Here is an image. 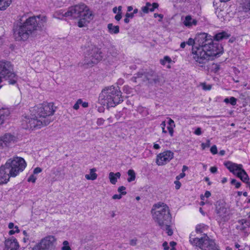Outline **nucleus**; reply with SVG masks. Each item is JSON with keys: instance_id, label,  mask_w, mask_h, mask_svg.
I'll use <instances>...</instances> for the list:
<instances>
[{"instance_id": "ddd939ff", "label": "nucleus", "mask_w": 250, "mask_h": 250, "mask_svg": "<svg viewBox=\"0 0 250 250\" xmlns=\"http://www.w3.org/2000/svg\"><path fill=\"white\" fill-rule=\"evenodd\" d=\"M174 154L170 150L160 153L157 156L156 163L159 166H163L169 162L173 158Z\"/></svg>"}, {"instance_id": "c9c22d12", "label": "nucleus", "mask_w": 250, "mask_h": 250, "mask_svg": "<svg viewBox=\"0 0 250 250\" xmlns=\"http://www.w3.org/2000/svg\"><path fill=\"white\" fill-rule=\"evenodd\" d=\"M125 187L124 186H121V187H120L118 189V191L120 192L121 194L122 195H125L126 194V191H125L124 190H125Z\"/></svg>"}, {"instance_id": "f704fd0d", "label": "nucleus", "mask_w": 250, "mask_h": 250, "mask_svg": "<svg viewBox=\"0 0 250 250\" xmlns=\"http://www.w3.org/2000/svg\"><path fill=\"white\" fill-rule=\"evenodd\" d=\"M231 184L232 185H234L236 188H240L241 185V183L237 182L235 179H232L231 181Z\"/></svg>"}, {"instance_id": "09e8293b", "label": "nucleus", "mask_w": 250, "mask_h": 250, "mask_svg": "<svg viewBox=\"0 0 250 250\" xmlns=\"http://www.w3.org/2000/svg\"><path fill=\"white\" fill-rule=\"evenodd\" d=\"M122 18V12H118L117 14L115 16V19L117 21H120Z\"/></svg>"}, {"instance_id": "49530a36", "label": "nucleus", "mask_w": 250, "mask_h": 250, "mask_svg": "<svg viewBox=\"0 0 250 250\" xmlns=\"http://www.w3.org/2000/svg\"><path fill=\"white\" fill-rule=\"evenodd\" d=\"M174 184L175 185V188L176 189H178L180 188L181 186V183L179 181V180H176L175 182H174Z\"/></svg>"}, {"instance_id": "412c9836", "label": "nucleus", "mask_w": 250, "mask_h": 250, "mask_svg": "<svg viewBox=\"0 0 250 250\" xmlns=\"http://www.w3.org/2000/svg\"><path fill=\"white\" fill-rule=\"evenodd\" d=\"M10 114L9 110L6 108H2L0 109V125L3 123Z\"/></svg>"}, {"instance_id": "dca6fc26", "label": "nucleus", "mask_w": 250, "mask_h": 250, "mask_svg": "<svg viewBox=\"0 0 250 250\" xmlns=\"http://www.w3.org/2000/svg\"><path fill=\"white\" fill-rule=\"evenodd\" d=\"M19 245L16 238L12 237L5 241V248L4 250H17Z\"/></svg>"}, {"instance_id": "680f3d73", "label": "nucleus", "mask_w": 250, "mask_h": 250, "mask_svg": "<svg viewBox=\"0 0 250 250\" xmlns=\"http://www.w3.org/2000/svg\"><path fill=\"white\" fill-rule=\"evenodd\" d=\"M125 17L129 18H132L134 17V15L132 13H126L125 14Z\"/></svg>"}, {"instance_id": "13d9d810", "label": "nucleus", "mask_w": 250, "mask_h": 250, "mask_svg": "<svg viewBox=\"0 0 250 250\" xmlns=\"http://www.w3.org/2000/svg\"><path fill=\"white\" fill-rule=\"evenodd\" d=\"M217 168L216 167H211L210 168V171L211 173H214L217 172Z\"/></svg>"}, {"instance_id": "4d7b16f0", "label": "nucleus", "mask_w": 250, "mask_h": 250, "mask_svg": "<svg viewBox=\"0 0 250 250\" xmlns=\"http://www.w3.org/2000/svg\"><path fill=\"white\" fill-rule=\"evenodd\" d=\"M195 134L197 135H200L202 133V132H201V129L200 127H198L197 128L195 131Z\"/></svg>"}, {"instance_id": "423d86ee", "label": "nucleus", "mask_w": 250, "mask_h": 250, "mask_svg": "<svg viewBox=\"0 0 250 250\" xmlns=\"http://www.w3.org/2000/svg\"><path fill=\"white\" fill-rule=\"evenodd\" d=\"M151 213L154 221L161 227L171 222V216L169 208L163 203L154 204L151 209Z\"/></svg>"}, {"instance_id": "1a4fd4ad", "label": "nucleus", "mask_w": 250, "mask_h": 250, "mask_svg": "<svg viewBox=\"0 0 250 250\" xmlns=\"http://www.w3.org/2000/svg\"><path fill=\"white\" fill-rule=\"evenodd\" d=\"M0 76L7 81L9 84H15L18 76L13 72V65L10 62L2 60L0 61Z\"/></svg>"}, {"instance_id": "cd10ccee", "label": "nucleus", "mask_w": 250, "mask_h": 250, "mask_svg": "<svg viewBox=\"0 0 250 250\" xmlns=\"http://www.w3.org/2000/svg\"><path fill=\"white\" fill-rule=\"evenodd\" d=\"M143 73L139 72L136 74V76H134L131 78V81L135 83L143 82L142 80L143 79Z\"/></svg>"}, {"instance_id": "69168bd1", "label": "nucleus", "mask_w": 250, "mask_h": 250, "mask_svg": "<svg viewBox=\"0 0 250 250\" xmlns=\"http://www.w3.org/2000/svg\"><path fill=\"white\" fill-rule=\"evenodd\" d=\"M187 44L186 42H182L181 44H180V47L182 48H184L186 46V44Z\"/></svg>"}, {"instance_id": "79ce46f5", "label": "nucleus", "mask_w": 250, "mask_h": 250, "mask_svg": "<svg viewBox=\"0 0 250 250\" xmlns=\"http://www.w3.org/2000/svg\"><path fill=\"white\" fill-rule=\"evenodd\" d=\"M201 85L202 86L203 89L205 90H210L211 88L210 85H206L205 83H201Z\"/></svg>"}, {"instance_id": "c03bdc74", "label": "nucleus", "mask_w": 250, "mask_h": 250, "mask_svg": "<svg viewBox=\"0 0 250 250\" xmlns=\"http://www.w3.org/2000/svg\"><path fill=\"white\" fill-rule=\"evenodd\" d=\"M230 101L229 103H230L232 105H235L236 104V99L234 97H231L229 99Z\"/></svg>"}, {"instance_id": "5701e85b", "label": "nucleus", "mask_w": 250, "mask_h": 250, "mask_svg": "<svg viewBox=\"0 0 250 250\" xmlns=\"http://www.w3.org/2000/svg\"><path fill=\"white\" fill-rule=\"evenodd\" d=\"M227 209L226 208L221 206H217L216 208V213L220 218H223L226 214Z\"/></svg>"}, {"instance_id": "a19ab883", "label": "nucleus", "mask_w": 250, "mask_h": 250, "mask_svg": "<svg viewBox=\"0 0 250 250\" xmlns=\"http://www.w3.org/2000/svg\"><path fill=\"white\" fill-rule=\"evenodd\" d=\"M37 179V178L36 177H35L34 174H32L31 175H30L29 176V177L28 178V182H31L32 183H35L36 180Z\"/></svg>"}, {"instance_id": "39448f33", "label": "nucleus", "mask_w": 250, "mask_h": 250, "mask_svg": "<svg viewBox=\"0 0 250 250\" xmlns=\"http://www.w3.org/2000/svg\"><path fill=\"white\" fill-rule=\"evenodd\" d=\"M99 101L101 104L108 108L114 107L123 101V100L119 88L118 86H110L102 91L99 97Z\"/></svg>"}, {"instance_id": "4c0bfd02", "label": "nucleus", "mask_w": 250, "mask_h": 250, "mask_svg": "<svg viewBox=\"0 0 250 250\" xmlns=\"http://www.w3.org/2000/svg\"><path fill=\"white\" fill-rule=\"evenodd\" d=\"M159 4L157 3H153L152 4H151V6L149 7V11L152 12L155 9L157 8Z\"/></svg>"}, {"instance_id": "0eeeda50", "label": "nucleus", "mask_w": 250, "mask_h": 250, "mask_svg": "<svg viewBox=\"0 0 250 250\" xmlns=\"http://www.w3.org/2000/svg\"><path fill=\"white\" fill-rule=\"evenodd\" d=\"M84 53V64L93 66L103 58L101 49L88 41L82 47Z\"/></svg>"}, {"instance_id": "a18cd8bd", "label": "nucleus", "mask_w": 250, "mask_h": 250, "mask_svg": "<svg viewBox=\"0 0 250 250\" xmlns=\"http://www.w3.org/2000/svg\"><path fill=\"white\" fill-rule=\"evenodd\" d=\"M166 125V122L163 121L162 123L161 124V126L162 129V132L163 133H166L167 131L165 130V126Z\"/></svg>"}, {"instance_id": "c85d7f7f", "label": "nucleus", "mask_w": 250, "mask_h": 250, "mask_svg": "<svg viewBox=\"0 0 250 250\" xmlns=\"http://www.w3.org/2000/svg\"><path fill=\"white\" fill-rule=\"evenodd\" d=\"M128 175L129 177L127 179V181L128 182H131L133 181H134L136 178V175L134 171L132 169H129L127 171Z\"/></svg>"}, {"instance_id": "5fc2aeb1", "label": "nucleus", "mask_w": 250, "mask_h": 250, "mask_svg": "<svg viewBox=\"0 0 250 250\" xmlns=\"http://www.w3.org/2000/svg\"><path fill=\"white\" fill-rule=\"evenodd\" d=\"M168 124L169 125V126L175 127L174 122L173 120H172L170 118H169Z\"/></svg>"}, {"instance_id": "bf43d9fd", "label": "nucleus", "mask_w": 250, "mask_h": 250, "mask_svg": "<svg viewBox=\"0 0 250 250\" xmlns=\"http://www.w3.org/2000/svg\"><path fill=\"white\" fill-rule=\"evenodd\" d=\"M163 246L165 250H168L169 249L168 244L167 242H165L164 243H163Z\"/></svg>"}, {"instance_id": "f8f14e48", "label": "nucleus", "mask_w": 250, "mask_h": 250, "mask_svg": "<svg viewBox=\"0 0 250 250\" xmlns=\"http://www.w3.org/2000/svg\"><path fill=\"white\" fill-rule=\"evenodd\" d=\"M57 244V238L55 236L50 235L42 238L40 242L35 245L32 250H55Z\"/></svg>"}, {"instance_id": "2eb2a0df", "label": "nucleus", "mask_w": 250, "mask_h": 250, "mask_svg": "<svg viewBox=\"0 0 250 250\" xmlns=\"http://www.w3.org/2000/svg\"><path fill=\"white\" fill-rule=\"evenodd\" d=\"M143 82L150 84H156L160 82L159 76L153 71H149L143 74Z\"/></svg>"}, {"instance_id": "e2e57ef3", "label": "nucleus", "mask_w": 250, "mask_h": 250, "mask_svg": "<svg viewBox=\"0 0 250 250\" xmlns=\"http://www.w3.org/2000/svg\"><path fill=\"white\" fill-rule=\"evenodd\" d=\"M204 195L206 198H208L210 196L211 193L209 191H206Z\"/></svg>"}, {"instance_id": "f257e3e1", "label": "nucleus", "mask_w": 250, "mask_h": 250, "mask_svg": "<svg viewBox=\"0 0 250 250\" xmlns=\"http://www.w3.org/2000/svg\"><path fill=\"white\" fill-rule=\"evenodd\" d=\"M186 43L192 46V58L199 63H205L210 57L223 52L221 45L214 43L211 36L206 33L197 34L194 39L189 38Z\"/></svg>"}, {"instance_id": "7ed1b4c3", "label": "nucleus", "mask_w": 250, "mask_h": 250, "mask_svg": "<svg viewBox=\"0 0 250 250\" xmlns=\"http://www.w3.org/2000/svg\"><path fill=\"white\" fill-rule=\"evenodd\" d=\"M26 166L25 161L21 157L9 159L0 167V185L7 183L10 177L16 176L23 170Z\"/></svg>"}, {"instance_id": "2f4dec72", "label": "nucleus", "mask_w": 250, "mask_h": 250, "mask_svg": "<svg viewBox=\"0 0 250 250\" xmlns=\"http://www.w3.org/2000/svg\"><path fill=\"white\" fill-rule=\"evenodd\" d=\"M151 6V4L149 2H147L145 6L142 8V11L145 13H147L149 11V7Z\"/></svg>"}, {"instance_id": "052dcab7", "label": "nucleus", "mask_w": 250, "mask_h": 250, "mask_svg": "<svg viewBox=\"0 0 250 250\" xmlns=\"http://www.w3.org/2000/svg\"><path fill=\"white\" fill-rule=\"evenodd\" d=\"M189 0H175V2H177V3H185L187 1H188Z\"/></svg>"}, {"instance_id": "aec40b11", "label": "nucleus", "mask_w": 250, "mask_h": 250, "mask_svg": "<svg viewBox=\"0 0 250 250\" xmlns=\"http://www.w3.org/2000/svg\"><path fill=\"white\" fill-rule=\"evenodd\" d=\"M197 21L194 19H192L191 16H187L184 21V25L188 27H190L193 25H196Z\"/></svg>"}, {"instance_id": "37998d69", "label": "nucleus", "mask_w": 250, "mask_h": 250, "mask_svg": "<svg viewBox=\"0 0 250 250\" xmlns=\"http://www.w3.org/2000/svg\"><path fill=\"white\" fill-rule=\"evenodd\" d=\"M137 239L135 238H133V239H131L130 240L129 244L131 246H136L137 245Z\"/></svg>"}, {"instance_id": "6e6552de", "label": "nucleus", "mask_w": 250, "mask_h": 250, "mask_svg": "<svg viewBox=\"0 0 250 250\" xmlns=\"http://www.w3.org/2000/svg\"><path fill=\"white\" fill-rule=\"evenodd\" d=\"M189 241L193 246L198 247L202 250H220L214 241L206 234H204L201 237L192 238L190 236Z\"/></svg>"}, {"instance_id": "c756f323", "label": "nucleus", "mask_w": 250, "mask_h": 250, "mask_svg": "<svg viewBox=\"0 0 250 250\" xmlns=\"http://www.w3.org/2000/svg\"><path fill=\"white\" fill-rule=\"evenodd\" d=\"M62 244L63 246L62 247L61 250H71L69 245V242L67 241H64Z\"/></svg>"}, {"instance_id": "774afa93", "label": "nucleus", "mask_w": 250, "mask_h": 250, "mask_svg": "<svg viewBox=\"0 0 250 250\" xmlns=\"http://www.w3.org/2000/svg\"><path fill=\"white\" fill-rule=\"evenodd\" d=\"M14 223H10L8 225V228L10 229H12L14 228Z\"/></svg>"}, {"instance_id": "f03ea898", "label": "nucleus", "mask_w": 250, "mask_h": 250, "mask_svg": "<svg viewBox=\"0 0 250 250\" xmlns=\"http://www.w3.org/2000/svg\"><path fill=\"white\" fill-rule=\"evenodd\" d=\"M41 16L31 17L27 19L25 21L21 23L19 25L14 27V36L16 40L18 41L27 40L38 28L43 25L45 22V17H42L40 21Z\"/></svg>"}, {"instance_id": "ea45409f", "label": "nucleus", "mask_w": 250, "mask_h": 250, "mask_svg": "<svg viewBox=\"0 0 250 250\" xmlns=\"http://www.w3.org/2000/svg\"><path fill=\"white\" fill-rule=\"evenodd\" d=\"M210 152L213 154H216L217 153V148L215 145H213V146H212L210 148Z\"/></svg>"}, {"instance_id": "58836bf2", "label": "nucleus", "mask_w": 250, "mask_h": 250, "mask_svg": "<svg viewBox=\"0 0 250 250\" xmlns=\"http://www.w3.org/2000/svg\"><path fill=\"white\" fill-rule=\"evenodd\" d=\"M210 145V141L208 140L206 143H202L201 145L203 149H204L206 147H209Z\"/></svg>"}, {"instance_id": "a878e982", "label": "nucleus", "mask_w": 250, "mask_h": 250, "mask_svg": "<svg viewBox=\"0 0 250 250\" xmlns=\"http://www.w3.org/2000/svg\"><path fill=\"white\" fill-rule=\"evenodd\" d=\"M96 168H93L90 169V174H86L85 177L87 180H94L97 178V174L95 173Z\"/></svg>"}, {"instance_id": "9b49d317", "label": "nucleus", "mask_w": 250, "mask_h": 250, "mask_svg": "<svg viewBox=\"0 0 250 250\" xmlns=\"http://www.w3.org/2000/svg\"><path fill=\"white\" fill-rule=\"evenodd\" d=\"M52 121L50 119L41 120L34 115L33 118H25L22 121V125L25 129H33L46 126Z\"/></svg>"}, {"instance_id": "20e7f679", "label": "nucleus", "mask_w": 250, "mask_h": 250, "mask_svg": "<svg viewBox=\"0 0 250 250\" xmlns=\"http://www.w3.org/2000/svg\"><path fill=\"white\" fill-rule=\"evenodd\" d=\"M65 15L73 18H79L78 22L79 27L86 26L94 17L92 11L84 3H80L70 7Z\"/></svg>"}, {"instance_id": "8fccbe9b", "label": "nucleus", "mask_w": 250, "mask_h": 250, "mask_svg": "<svg viewBox=\"0 0 250 250\" xmlns=\"http://www.w3.org/2000/svg\"><path fill=\"white\" fill-rule=\"evenodd\" d=\"M154 17L155 18L159 17L160 19L159 20V21H162V19L163 18L164 16H163V15H162V14H158V13H155L154 14Z\"/></svg>"}, {"instance_id": "3c124183", "label": "nucleus", "mask_w": 250, "mask_h": 250, "mask_svg": "<svg viewBox=\"0 0 250 250\" xmlns=\"http://www.w3.org/2000/svg\"><path fill=\"white\" fill-rule=\"evenodd\" d=\"M42 171V169L41 168H40L39 167H37L34 169L33 173H34V174H38V173L41 172Z\"/></svg>"}, {"instance_id": "e433bc0d", "label": "nucleus", "mask_w": 250, "mask_h": 250, "mask_svg": "<svg viewBox=\"0 0 250 250\" xmlns=\"http://www.w3.org/2000/svg\"><path fill=\"white\" fill-rule=\"evenodd\" d=\"M222 13H223V11L221 9H217L216 11V14H217V17L220 19L223 18V14Z\"/></svg>"}, {"instance_id": "f3484780", "label": "nucleus", "mask_w": 250, "mask_h": 250, "mask_svg": "<svg viewBox=\"0 0 250 250\" xmlns=\"http://www.w3.org/2000/svg\"><path fill=\"white\" fill-rule=\"evenodd\" d=\"M224 165L230 172H232L234 175L237 174L236 173L235 171L238 170V171H240L242 168V165L234 163L230 161H227L224 163Z\"/></svg>"}, {"instance_id": "b1692460", "label": "nucleus", "mask_w": 250, "mask_h": 250, "mask_svg": "<svg viewBox=\"0 0 250 250\" xmlns=\"http://www.w3.org/2000/svg\"><path fill=\"white\" fill-rule=\"evenodd\" d=\"M107 28L109 33L110 34H118L119 32V26L118 25L114 26L112 23H109L107 24Z\"/></svg>"}, {"instance_id": "6e6d98bb", "label": "nucleus", "mask_w": 250, "mask_h": 250, "mask_svg": "<svg viewBox=\"0 0 250 250\" xmlns=\"http://www.w3.org/2000/svg\"><path fill=\"white\" fill-rule=\"evenodd\" d=\"M122 194H115L112 196L113 199H120L122 198Z\"/></svg>"}, {"instance_id": "603ef678", "label": "nucleus", "mask_w": 250, "mask_h": 250, "mask_svg": "<svg viewBox=\"0 0 250 250\" xmlns=\"http://www.w3.org/2000/svg\"><path fill=\"white\" fill-rule=\"evenodd\" d=\"M104 120L102 118H99L97 121V124L99 125H101L104 124Z\"/></svg>"}, {"instance_id": "9d476101", "label": "nucleus", "mask_w": 250, "mask_h": 250, "mask_svg": "<svg viewBox=\"0 0 250 250\" xmlns=\"http://www.w3.org/2000/svg\"><path fill=\"white\" fill-rule=\"evenodd\" d=\"M34 115L41 120L51 119L50 116L52 115L54 112L53 104L51 103H44L36 106L33 108Z\"/></svg>"}, {"instance_id": "4be33fe9", "label": "nucleus", "mask_w": 250, "mask_h": 250, "mask_svg": "<svg viewBox=\"0 0 250 250\" xmlns=\"http://www.w3.org/2000/svg\"><path fill=\"white\" fill-rule=\"evenodd\" d=\"M121 176V173L119 172H117L114 173L111 172L109 174V179L110 183L112 184L115 185L117 182V179L120 178Z\"/></svg>"}, {"instance_id": "338daca9", "label": "nucleus", "mask_w": 250, "mask_h": 250, "mask_svg": "<svg viewBox=\"0 0 250 250\" xmlns=\"http://www.w3.org/2000/svg\"><path fill=\"white\" fill-rule=\"evenodd\" d=\"M153 147L154 149H158L160 148V146L157 144H154L153 146Z\"/></svg>"}, {"instance_id": "0e129e2a", "label": "nucleus", "mask_w": 250, "mask_h": 250, "mask_svg": "<svg viewBox=\"0 0 250 250\" xmlns=\"http://www.w3.org/2000/svg\"><path fill=\"white\" fill-rule=\"evenodd\" d=\"M79 108V104H78V103H75V104L73 106V108L75 110L78 109Z\"/></svg>"}, {"instance_id": "bb28decb", "label": "nucleus", "mask_w": 250, "mask_h": 250, "mask_svg": "<svg viewBox=\"0 0 250 250\" xmlns=\"http://www.w3.org/2000/svg\"><path fill=\"white\" fill-rule=\"evenodd\" d=\"M241 8L242 10L245 12L250 11V0H246L245 2L242 3Z\"/></svg>"}, {"instance_id": "de8ad7c7", "label": "nucleus", "mask_w": 250, "mask_h": 250, "mask_svg": "<svg viewBox=\"0 0 250 250\" xmlns=\"http://www.w3.org/2000/svg\"><path fill=\"white\" fill-rule=\"evenodd\" d=\"M173 127H174L173 126H168L167 127L168 132L171 137H172L173 135V132H174Z\"/></svg>"}, {"instance_id": "a211bd4d", "label": "nucleus", "mask_w": 250, "mask_h": 250, "mask_svg": "<svg viewBox=\"0 0 250 250\" xmlns=\"http://www.w3.org/2000/svg\"><path fill=\"white\" fill-rule=\"evenodd\" d=\"M230 36V34H229L226 31H222L216 34L214 37L213 39L216 41H221L224 40L229 39Z\"/></svg>"}, {"instance_id": "72a5a7b5", "label": "nucleus", "mask_w": 250, "mask_h": 250, "mask_svg": "<svg viewBox=\"0 0 250 250\" xmlns=\"http://www.w3.org/2000/svg\"><path fill=\"white\" fill-rule=\"evenodd\" d=\"M206 227V226L202 224L198 225L196 228V231L197 233H202L203 229Z\"/></svg>"}, {"instance_id": "393cba45", "label": "nucleus", "mask_w": 250, "mask_h": 250, "mask_svg": "<svg viewBox=\"0 0 250 250\" xmlns=\"http://www.w3.org/2000/svg\"><path fill=\"white\" fill-rule=\"evenodd\" d=\"M12 0H0V10H6L11 4Z\"/></svg>"}, {"instance_id": "864d4df0", "label": "nucleus", "mask_w": 250, "mask_h": 250, "mask_svg": "<svg viewBox=\"0 0 250 250\" xmlns=\"http://www.w3.org/2000/svg\"><path fill=\"white\" fill-rule=\"evenodd\" d=\"M186 174L184 172H182L176 177V180H179L181 178H183L185 176Z\"/></svg>"}, {"instance_id": "7c9ffc66", "label": "nucleus", "mask_w": 250, "mask_h": 250, "mask_svg": "<svg viewBox=\"0 0 250 250\" xmlns=\"http://www.w3.org/2000/svg\"><path fill=\"white\" fill-rule=\"evenodd\" d=\"M166 228V230H167V233L168 235L171 236L173 234V231L172 229L170 228L169 224H167L164 225V226Z\"/></svg>"}, {"instance_id": "4468645a", "label": "nucleus", "mask_w": 250, "mask_h": 250, "mask_svg": "<svg viewBox=\"0 0 250 250\" xmlns=\"http://www.w3.org/2000/svg\"><path fill=\"white\" fill-rule=\"evenodd\" d=\"M17 141V137L16 136L9 133H5L0 137V148L4 146H9Z\"/></svg>"}, {"instance_id": "473e14b6", "label": "nucleus", "mask_w": 250, "mask_h": 250, "mask_svg": "<svg viewBox=\"0 0 250 250\" xmlns=\"http://www.w3.org/2000/svg\"><path fill=\"white\" fill-rule=\"evenodd\" d=\"M171 61V60L168 56H165L163 60H161V63L163 65H165L167 62H170Z\"/></svg>"}, {"instance_id": "6ab92c4d", "label": "nucleus", "mask_w": 250, "mask_h": 250, "mask_svg": "<svg viewBox=\"0 0 250 250\" xmlns=\"http://www.w3.org/2000/svg\"><path fill=\"white\" fill-rule=\"evenodd\" d=\"M236 176L239 178L243 182L249 183V177L246 171L242 168L238 171Z\"/></svg>"}]
</instances>
